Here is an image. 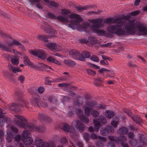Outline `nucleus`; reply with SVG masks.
<instances>
[{"label":"nucleus","instance_id":"49530a36","mask_svg":"<svg viewBox=\"0 0 147 147\" xmlns=\"http://www.w3.org/2000/svg\"><path fill=\"white\" fill-rule=\"evenodd\" d=\"M12 71L15 73L19 72H21L22 71L19 68H16L13 66H11Z\"/></svg>","mask_w":147,"mask_h":147},{"label":"nucleus","instance_id":"c9c22d12","mask_svg":"<svg viewBox=\"0 0 147 147\" xmlns=\"http://www.w3.org/2000/svg\"><path fill=\"white\" fill-rule=\"evenodd\" d=\"M13 40L14 45L18 46L20 48H21V49H23L24 46L20 42L18 41H17L15 40Z\"/></svg>","mask_w":147,"mask_h":147},{"label":"nucleus","instance_id":"423d86ee","mask_svg":"<svg viewBox=\"0 0 147 147\" xmlns=\"http://www.w3.org/2000/svg\"><path fill=\"white\" fill-rule=\"evenodd\" d=\"M69 55L75 59L84 61L85 60V58L82 56V55L78 51L75 49H72L69 52Z\"/></svg>","mask_w":147,"mask_h":147},{"label":"nucleus","instance_id":"864d4df0","mask_svg":"<svg viewBox=\"0 0 147 147\" xmlns=\"http://www.w3.org/2000/svg\"><path fill=\"white\" fill-rule=\"evenodd\" d=\"M54 97L50 96H48L47 99L50 102H52L53 103H55L56 101V100L54 99Z\"/></svg>","mask_w":147,"mask_h":147},{"label":"nucleus","instance_id":"4be33fe9","mask_svg":"<svg viewBox=\"0 0 147 147\" xmlns=\"http://www.w3.org/2000/svg\"><path fill=\"white\" fill-rule=\"evenodd\" d=\"M18 102V104L19 106H21L22 107H26V108L28 107V102L27 101L24 100L22 99H20Z\"/></svg>","mask_w":147,"mask_h":147},{"label":"nucleus","instance_id":"412c9836","mask_svg":"<svg viewBox=\"0 0 147 147\" xmlns=\"http://www.w3.org/2000/svg\"><path fill=\"white\" fill-rule=\"evenodd\" d=\"M22 140L24 144L26 145L31 144L33 141L32 138L30 137L24 138Z\"/></svg>","mask_w":147,"mask_h":147},{"label":"nucleus","instance_id":"e433bc0d","mask_svg":"<svg viewBox=\"0 0 147 147\" xmlns=\"http://www.w3.org/2000/svg\"><path fill=\"white\" fill-rule=\"evenodd\" d=\"M98 121L101 123L105 124L107 123V121L105 117L102 116H100L98 119Z\"/></svg>","mask_w":147,"mask_h":147},{"label":"nucleus","instance_id":"7c9ffc66","mask_svg":"<svg viewBox=\"0 0 147 147\" xmlns=\"http://www.w3.org/2000/svg\"><path fill=\"white\" fill-rule=\"evenodd\" d=\"M56 81V78L53 79L51 78H47L45 79V84H48L50 83L57 82Z\"/></svg>","mask_w":147,"mask_h":147},{"label":"nucleus","instance_id":"72a5a7b5","mask_svg":"<svg viewBox=\"0 0 147 147\" xmlns=\"http://www.w3.org/2000/svg\"><path fill=\"white\" fill-rule=\"evenodd\" d=\"M88 43H90L91 44H93L97 42L96 38L94 36H91L88 40Z\"/></svg>","mask_w":147,"mask_h":147},{"label":"nucleus","instance_id":"6e6d98bb","mask_svg":"<svg viewBox=\"0 0 147 147\" xmlns=\"http://www.w3.org/2000/svg\"><path fill=\"white\" fill-rule=\"evenodd\" d=\"M48 16L50 18L53 19H56V17L53 14L50 12H49L47 14Z\"/></svg>","mask_w":147,"mask_h":147},{"label":"nucleus","instance_id":"58836bf2","mask_svg":"<svg viewBox=\"0 0 147 147\" xmlns=\"http://www.w3.org/2000/svg\"><path fill=\"white\" fill-rule=\"evenodd\" d=\"M86 71L88 74L92 76H94L96 74L95 71L90 69L86 68Z\"/></svg>","mask_w":147,"mask_h":147},{"label":"nucleus","instance_id":"f03ea898","mask_svg":"<svg viewBox=\"0 0 147 147\" xmlns=\"http://www.w3.org/2000/svg\"><path fill=\"white\" fill-rule=\"evenodd\" d=\"M15 116L22 121L20 122L17 120L14 121L16 124L19 125L20 127L23 128L30 131H40L42 132L45 130V128L42 126L39 127L36 125H34L33 123H26L27 120L24 116L18 115H15Z\"/></svg>","mask_w":147,"mask_h":147},{"label":"nucleus","instance_id":"774afa93","mask_svg":"<svg viewBox=\"0 0 147 147\" xmlns=\"http://www.w3.org/2000/svg\"><path fill=\"white\" fill-rule=\"evenodd\" d=\"M76 144L78 146V147H83V143L81 142L78 141L77 142H76Z\"/></svg>","mask_w":147,"mask_h":147},{"label":"nucleus","instance_id":"4d7b16f0","mask_svg":"<svg viewBox=\"0 0 147 147\" xmlns=\"http://www.w3.org/2000/svg\"><path fill=\"white\" fill-rule=\"evenodd\" d=\"M69 83H63L58 84V86L59 87H63L69 86Z\"/></svg>","mask_w":147,"mask_h":147},{"label":"nucleus","instance_id":"79ce46f5","mask_svg":"<svg viewBox=\"0 0 147 147\" xmlns=\"http://www.w3.org/2000/svg\"><path fill=\"white\" fill-rule=\"evenodd\" d=\"M119 119L118 118L116 119L115 120H114L111 123V124L115 127H116L117 125L118 124Z\"/></svg>","mask_w":147,"mask_h":147},{"label":"nucleus","instance_id":"dca6fc26","mask_svg":"<svg viewBox=\"0 0 147 147\" xmlns=\"http://www.w3.org/2000/svg\"><path fill=\"white\" fill-rule=\"evenodd\" d=\"M113 127L111 126H108L105 129L101 130L100 132L101 134L103 135H108L109 132H113L114 130L112 129Z\"/></svg>","mask_w":147,"mask_h":147},{"label":"nucleus","instance_id":"37998d69","mask_svg":"<svg viewBox=\"0 0 147 147\" xmlns=\"http://www.w3.org/2000/svg\"><path fill=\"white\" fill-rule=\"evenodd\" d=\"M21 136L19 135H18L14 137V143L15 144H18L19 141L21 139Z\"/></svg>","mask_w":147,"mask_h":147},{"label":"nucleus","instance_id":"1a4fd4ad","mask_svg":"<svg viewBox=\"0 0 147 147\" xmlns=\"http://www.w3.org/2000/svg\"><path fill=\"white\" fill-rule=\"evenodd\" d=\"M31 102L33 105L36 106H41L42 104V106L44 107H47V104L44 103L41 101L40 97L38 95H36L32 98Z\"/></svg>","mask_w":147,"mask_h":147},{"label":"nucleus","instance_id":"338daca9","mask_svg":"<svg viewBox=\"0 0 147 147\" xmlns=\"http://www.w3.org/2000/svg\"><path fill=\"white\" fill-rule=\"evenodd\" d=\"M105 71L111 72L110 70H108V69H107L104 68H102L101 69H100L98 70V72H99V73H102L103 71Z\"/></svg>","mask_w":147,"mask_h":147},{"label":"nucleus","instance_id":"c756f323","mask_svg":"<svg viewBox=\"0 0 147 147\" xmlns=\"http://www.w3.org/2000/svg\"><path fill=\"white\" fill-rule=\"evenodd\" d=\"M61 124L63 125V129L65 131L69 132L71 130V126L69 125L66 123H63Z\"/></svg>","mask_w":147,"mask_h":147},{"label":"nucleus","instance_id":"2eb2a0df","mask_svg":"<svg viewBox=\"0 0 147 147\" xmlns=\"http://www.w3.org/2000/svg\"><path fill=\"white\" fill-rule=\"evenodd\" d=\"M127 21H130L127 20L125 19V18H119L116 19H114L113 20V23L118 24H124V25L126 24V22Z\"/></svg>","mask_w":147,"mask_h":147},{"label":"nucleus","instance_id":"69168bd1","mask_svg":"<svg viewBox=\"0 0 147 147\" xmlns=\"http://www.w3.org/2000/svg\"><path fill=\"white\" fill-rule=\"evenodd\" d=\"M112 43L111 42L108 43L106 44H104L102 45V46L103 47H111V44Z\"/></svg>","mask_w":147,"mask_h":147},{"label":"nucleus","instance_id":"393cba45","mask_svg":"<svg viewBox=\"0 0 147 147\" xmlns=\"http://www.w3.org/2000/svg\"><path fill=\"white\" fill-rule=\"evenodd\" d=\"M64 63L69 66H73L76 65V62L71 60L66 59L64 60Z\"/></svg>","mask_w":147,"mask_h":147},{"label":"nucleus","instance_id":"6e6552de","mask_svg":"<svg viewBox=\"0 0 147 147\" xmlns=\"http://www.w3.org/2000/svg\"><path fill=\"white\" fill-rule=\"evenodd\" d=\"M41 28L45 32L49 34H51L52 36H55L57 34L56 31L52 29L51 26L48 24H45L44 26H42Z\"/></svg>","mask_w":147,"mask_h":147},{"label":"nucleus","instance_id":"39448f33","mask_svg":"<svg viewBox=\"0 0 147 147\" xmlns=\"http://www.w3.org/2000/svg\"><path fill=\"white\" fill-rule=\"evenodd\" d=\"M117 132V133L121 136L118 138L117 141L118 142H121V145L123 147H129L127 143L123 142L126 141V137L122 136V135L126 134L127 133V130L125 128L123 127L119 129Z\"/></svg>","mask_w":147,"mask_h":147},{"label":"nucleus","instance_id":"680f3d73","mask_svg":"<svg viewBox=\"0 0 147 147\" xmlns=\"http://www.w3.org/2000/svg\"><path fill=\"white\" fill-rule=\"evenodd\" d=\"M98 139L99 140L102 142H106L107 141L106 139L104 137L99 136L98 137Z\"/></svg>","mask_w":147,"mask_h":147},{"label":"nucleus","instance_id":"4c0bfd02","mask_svg":"<svg viewBox=\"0 0 147 147\" xmlns=\"http://www.w3.org/2000/svg\"><path fill=\"white\" fill-rule=\"evenodd\" d=\"M61 14L62 15L65 16H67L69 15V14H70L71 13V12L69 10L65 9H61Z\"/></svg>","mask_w":147,"mask_h":147},{"label":"nucleus","instance_id":"a211bd4d","mask_svg":"<svg viewBox=\"0 0 147 147\" xmlns=\"http://www.w3.org/2000/svg\"><path fill=\"white\" fill-rule=\"evenodd\" d=\"M109 138L111 141V142L108 143V147H115L114 142L117 140V138L115 137L109 136Z\"/></svg>","mask_w":147,"mask_h":147},{"label":"nucleus","instance_id":"ea45409f","mask_svg":"<svg viewBox=\"0 0 147 147\" xmlns=\"http://www.w3.org/2000/svg\"><path fill=\"white\" fill-rule=\"evenodd\" d=\"M82 56L86 58H88L90 57L91 56V54L89 52L84 51L82 52V54H81Z\"/></svg>","mask_w":147,"mask_h":147},{"label":"nucleus","instance_id":"20e7f679","mask_svg":"<svg viewBox=\"0 0 147 147\" xmlns=\"http://www.w3.org/2000/svg\"><path fill=\"white\" fill-rule=\"evenodd\" d=\"M90 22L92 24H94L90 26V29L94 32L101 35H104L106 34V32L99 28L100 27L103 26L102 22V20L100 19L90 20Z\"/></svg>","mask_w":147,"mask_h":147},{"label":"nucleus","instance_id":"2f4dec72","mask_svg":"<svg viewBox=\"0 0 147 147\" xmlns=\"http://www.w3.org/2000/svg\"><path fill=\"white\" fill-rule=\"evenodd\" d=\"M30 133L28 131L26 130L23 131L21 135L22 139V140L24 138L30 137Z\"/></svg>","mask_w":147,"mask_h":147},{"label":"nucleus","instance_id":"ddd939ff","mask_svg":"<svg viewBox=\"0 0 147 147\" xmlns=\"http://www.w3.org/2000/svg\"><path fill=\"white\" fill-rule=\"evenodd\" d=\"M8 46H6L0 43V49H1L2 50L7 52H11V49L10 47L14 45L13 40L11 42H8Z\"/></svg>","mask_w":147,"mask_h":147},{"label":"nucleus","instance_id":"f704fd0d","mask_svg":"<svg viewBox=\"0 0 147 147\" xmlns=\"http://www.w3.org/2000/svg\"><path fill=\"white\" fill-rule=\"evenodd\" d=\"M18 104L15 103L12 104L9 107L10 109L15 111H18L19 110Z\"/></svg>","mask_w":147,"mask_h":147},{"label":"nucleus","instance_id":"052dcab7","mask_svg":"<svg viewBox=\"0 0 147 147\" xmlns=\"http://www.w3.org/2000/svg\"><path fill=\"white\" fill-rule=\"evenodd\" d=\"M0 35L2 37L8 36L9 38H11V36L9 34H7L2 31H0Z\"/></svg>","mask_w":147,"mask_h":147},{"label":"nucleus","instance_id":"4468645a","mask_svg":"<svg viewBox=\"0 0 147 147\" xmlns=\"http://www.w3.org/2000/svg\"><path fill=\"white\" fill-rule=\"evenodd\" d=\"M81 20V18L80 17V19L79 20H74V21H78L79 22V24H78V27L76 28V29H77L78 30H80V29H86L89 26V24L88 23H84L82 25H80V22Z\"/></svg>","mask_w":147,"mask_h":147},{"label":"nucleus","instance_id":"a878e982","mask_svg":"<svg viewBox=\"0 0 147 147\" xmlns=\"http://www.w3.org/2000/svg\"><path fill=\"white\" fill-rule=\"evenodd\" d=\"M56 43L50 42L46 44V47L49 49L53 51L54 47L56 46Z\"/></svg>","mask_w":147,"mask_h":147},{"label":"nucleus","instance_id":"f3484780","mask_svg":"<svg viewBox=\"0 0 147 147\" xmlns=\"http://www.w3.org/2000/svg\"><path fill=\"white\" fill-rule=\"evenodd\" d=\"M75 127L78 131L83 132L84 131L85 126L84 124H82L79 121H77Z\"/></svg>","mask_w":147,"mask_h":147},{"label":"nucleus","instance_id":"0eeeda50","mask_svg":"<svg viewBox=\"0 0 147 147\" xmlns=\"http://www.w3.org/2000/svg\"><path fill=\"white\" fill-rule=\"evenodd\" d=\"M35 142L37 147H55L54 144L44 143L42 140L40 139H36Z\"/></svg>","mask_w":147,"mask_h":147},{"label":"nucleus","instance_id":"b1692460","mask_svg":"<svg viewBox=\"0 0 147 147\" xmlns=\"http://www.w3.org/2000/svg\"><path fill=\"white\" fill-rule=\"evenodd\" d=\"M115 115L114 113L112 111H105V115L109 119H110L113 118Z\"/></svg>","mask_w":147,"mask_h":147},{"label":"nucleus","instance_id":"f257e3e1","mask_svg":"<svg viewBox=\"0 0 147 147\" xmlns=\"http://www.w3.org/2000/svg\"><path fill=\"white\" fill-rule=\"evenodd\" d=\"M122 29L121 25L115 24L109 26L107 31L109 33L118 35H124L127 34H134L137 32L139 35L147 34V28L140 22L127 21Z\"/></svg>","mask_w":147,"mask_h":147},{"label":"nucleus","instance_id":"603ef678","mask_svg":"<svg viewBox=\"0 0 147 147\" xmlns=\"http://www.w3.org/2000/svg\"><path fill=\"white\" fill-rule=\"evenodd\" d=\"M91 59L95 62H98L99 60V57L96 55H92L91 57Z\"/></svg>","mask_w":147,"mask_h":147},{"label":"nucleus","instance_id":"e2e57ef3","mask_svg":"<svg viewBox=\"0 0 147 147\" xmlns=\"http://www.w3.org/2000/svg\"><path fill=\"white\" fill-rule=\"evenodd\" d=\"M40 0L38 2H37V4L36 5V7L38 9H42L43 8V6H42L40 4V3H39V2H40Z\"/></svg>","mask_w":147,"mask_h":147},{"label":"nucleus","instance_id":"9b49d317","mask_svg":"<svg viewBox=\"0 0 147 147\" xmlns=\"http://www.w3.org/2000/svg\"><path fill=\"white\" fill-rule=\"evenodd\" d=\"M31 53L38 58L42 59H45L46 57V53L44 50H39L36 51H32Z\"/></svg>","mask_w":147,"mask_h":147},{"label":"nucleus","instance_id":"0e129e2a","mask_svg":"<svg viewBox=\"0 0 147 147\" xmlns=\"http://www.w3.org/2000/svg\"><path fill=\"white\" fill-rule=\"evenodd\" d=\"M140 11H135L130 13V15L132 16H136L140 13Z\"/></svg>","mask_w":147,"mask_h":147},{"label":"nucleus","instance_id":"c85d7f7f","mask_svg":"<svg viewBox=\"0 0 147 147\" xmlns=\"http://www.w3.org/2000/svg\"><path fill=\"white\" fill-rule=\"evenodd\" d=\"M23 58H24V62L25 64L28 65H32L33 63L30 61L28 57L25 55H24Z\"/></svg>","mask_w":147,"mask_h":147},{"label":"nucleus","instance_id":"6ab92c4d","mask_svg":"<svg viewBox=\"0 0 147 147\" xmlns=\"http://www.w3.org/2000/svg\"><path fill=\"white\" fill-rule=\"evenodd\" d=\"M38 119L40 121H50L51 120V118L47 116L46 115L44 114H39L38 116Z\"/></svg>","mask_w":147,"mask_h":147},{"label":"nucleus","instance_id":"de8ad7c7","mask_svg":"<svg viewBox=\"0 0 147 147\" xmlns=\"http://www.w3.org/2000/svg\"><path fill=\"white\" fill-rule=\"evenodd\" d=\"M91 114L93 117H96L99 116V113L97 111L92 110L91 112Z\"/></svg>","mask_w":147,"mask_h":147},{"label":"nucleus","instance_id":"9d476101","mask_svg":"<svg viewBox=\"0 0 147 147\" xmlns=\"http://www.w3.org/2000/svg\"><path fill=\"white\" fill-rule=\"evenodd\" d=\"M127 115H129L132 119L133 121L136 123L140 124L142 122V120L139 116H136L134 117V115L132 114L130 110H125L124 111Z\"/></svg>","mask_w":147,"mask_h":147},{"label":"nucleus","instance_id":"a19ab883","mask_svg":"<svg viewBox=\"0 0 147 147\" xmlns=\"http://www.w3.org/2000/svg\"><path fill=\"white\" fill-rule=\"evenodd\" d=\"M48 6L50 7H57L58 4L54 1H50L49 3L48 4Z\"/></svg>","mask_w":147,"mask_h":147},{"label":"nucleus","instance_id":"c03bdc74","mask_svg":"<svg viewBox=\"0 0 147 147\" xmlns=\"http://www.w3.org/2000/svg\"><path fill=\"white\" fill-rule=\"evenodd\" d=\"M67 80V77L65 76H61L59 78H56L57 82H59L64 81Z\"/></svg>","mask_w":147,"mask_h":147},{"label":"nucleus","instance_id":"5701e85b","mask_svg":"<svg viewBox=\"0 0 147 147\" xmlns=\"http://www.w3.org/2000/svg\"><path fill=\"white\" fill-rule=\"evenodd\" d=\"M86 104V106L92 109L94 107L96 106L97 105L96 102L94 101H87Z\"/></svg>","mask_w":147,"mask_h":147},{"label":"nucleus","instance_id":"5fc2aeb1","mask_svg":"<svg viewBox=\"0 0 147 147\" xmlns=\"http://www.w3.org/2000/svg\"><path fill=\"white\" fill-rule=\"evenodd\" d=\"M61 142L63 145H66L67 144L68 141L65 138L63 137L61 138Z\"/></svg>","mask_w":147,"mask_h":147},{"label":"nucleus","instance_id":"bf43d9fd","mask_svg":"<svg viewBox=\"0 0 147 147\" xmlns=\"http://www.w3.org/2000/svg\"><path fill=\"white\" fill-rule=\"evenodd\" d=\"M84 138L86 141L89 140L90 139V136L88 133H85L84 135Z\"/></svg>","mask_w":147,"mask_h":147},{"label":"nucleus","instance_id":"09e8293b","mask_svg":"<svg viewBox=\"0 0 147 147\" xmlns=\"http://www.w3.org/2000/svg\"><path fill=\"white\" fill-rule=\"evenodd\" d=\"M113 18H109L105 20L104 22L105 24H113Z\"/></svg>","mask_w":147,"mask_h":147},{"label":"nucleus","instance_id":"8fccbe9b","mask_svg":"<svg viewBox=\"0 0 147 147\" xmlns=\"http://www.w3.org/2000/svg\"><path fill=\"white\" fill-rule=\"evenodd\" d=\"M54 49L53 51H59L61 50L62 48L61 46L56 43Z\"/></svg>","mask_w":147,"mask_h":147},{"label":"nucleus","instance_id":"a18cd8bd","mask_svg":"<svg viewBox=\"0 0 147 147\" xmlns=\"http://www.w3.org/2000/svg\"><path fill=\"white\" fill-rule=\"evenodd\" d=\"M91 108L86 106L84 108L85 113L86 115H89L90 114Z\"/></svg>","mask_w":147,"mask_h":147},{"label":"nucleus","instance_id":"f8f14e48","mask_svg":"<svg viewBox=\"0 0 147 147\" xmlns=\"http://www.w3.org/2000/svg\"><path fill=\"white\" fill-rule=\"evenodd\" d=\"M76 112L79 116V118L81 120L85 123H88L89 121L88 119L85 116L83 115V111L80 109H77Z\"/></svg>","mask_w":147,"mask_h":147},{"label":"nucleus","instance_id":"cd10ccee","mask_svg":"<svg viewBox=\"0 0 147 147\" xmlns=\"http://www.w3.org/2000/svg\"><path fill=\"white\" fill-rule=\"evenodd\" d=\"M90 7L88 5H86L85 6H79L78 7L77 6H75L74 7L78 11H81L82 10H86L88 9Z\"/></svg>","mask_w":147,"mask_h":147},{"label":"nucleus","instance_id":"13d9d810","mask_svg":"<svg viewBox=\"0 0 147 147\" xmlns=\"http://www.w3.org/2000/svg\"><path fill=\"white\" fill-rule=\"evenodd\" d=\"M88 64L89 65L91 66L92 67H93L95 69H99L100 68V67L94 64L91 63H88Z\"/></svg>","mask_w":147,"mask_h":147},{"label":"nucleus","instance_id":"7ed1b4c3","mask_svg":"<svg viewBox=\"0 0 147 147\" xmlns=\"http://www.w3.org/2000/svg\"><path fill=\"white\" fill-rule=\"evenodd\" d=\"M56 19L59 21L63 22H69L68 26L73 30H75L76 28L78 26L79 22L78 21H74L75 20H79L80 19V16L76 13L70 14L67 17L61 16H57Z\"/></svg>","mask_w":147,"mask_h":147},{"label":"nucleus","instance_id":"bb28decb","mask_svg":"<svg viewBox=\"0 0 147 147\" xmlns=\"http://www.w3.org/2000/svg\"><path fill=\"white\" fill-rule=\"evenodd\" d=\"M98 121V119H95L93 120V123L94 124L95 129L96 130H98L100 127V123Z\"/></svg>","mask_w":147,"mask_h":147},{"label":"nucleus","instance_id":"473e14b6","mask_svg":"<svg viewBox=\"0 0 147 147\" xmlns=\"http://www.w3.org/2000/svg\"><path fill=\"white\" fill-rule=\"evenodd\" d=\"M47 60L53 62L55 63L58 64V65H60L61 63L59 62L57 60H56L55 59L53 58L52 57H49L47 58Z\"/></svg>","mask_w":147,"mask_h":147},{"label":"nucleus","instance_id":"aec40b11","mask_svg":"<svg viewBox=\"0 0 147 147\" xmlns=\"http://www.w3.org/2000/svg\"><path fill=\"white\" fill-rule=\"evenodd\" d=\"M36 38L40 40L43 41L45 42H48V36L44 35H38L36 37Z\"/></svg>","mask_w":147,"mask_h":147},{"label":"nucleus","instance_id":"3c124183","mask_svg":"<svg viewBox=\"0 0 147 147\" xmlns=\"http://www.w3.org/2000/svg\"><path fill=\"white\" fill-rule=\"evenodd\" d=\"M11 61L12 63L15 65H18L19 63L18 60L15 57L13 58L11 57Z\"/></svg>","mask_w":147,"mask_h":147}]
</instances>
